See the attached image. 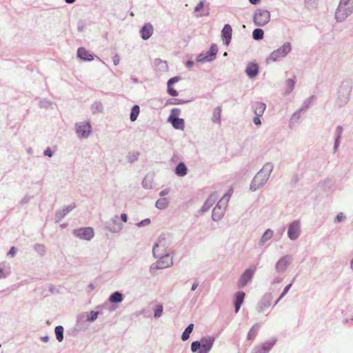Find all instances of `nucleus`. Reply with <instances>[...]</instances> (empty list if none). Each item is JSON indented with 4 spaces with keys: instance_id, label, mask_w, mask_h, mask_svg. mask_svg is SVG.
<instances>
[{
    "instance_id": "nucleus-1",
    "label": "nucleus",
    "mask_w": 353,
    "mask_h": 353,
    "mask_svg": "<svg viewBox=\"0 0 353 353\" xmlns=\"http://www.w3.org/2000/svg\"><path fill=\"white\" fill-rule=\"evenodd\" d=\"M272 163H266L263 168L256 174L250 185V190L255 192L261 188L267 183L269 177L274 170Z\"/></svg>"
},
{
    "instance_id": "nucleus-2",
    "label": "nucleus",
    "mask_w": 353,
    "mask_h": 353,
    "mask_svg": "<svg viewBox=\"0 0 353 353\" xmlns=\"http://www.w3.org/2000/svg\"><path fill=\"white\" fill-rule=\"evenodd\" d=\"M352 81L348 79L343 80L336 90L334 106L341 108L345 106L350 99L352 90Z\"/></svg>"
},
{
    "instance_id": "nucleus-3",
    "label": "nucleus",
    "mask_w": 353,
    "mask_h": 353,
    "mask_svg": "<svg viewBox=\"0 0 353 353\" xmlns=\"http://www.w3.org/2000/svg\"><path fill=\"white\" fill-rule=\"evenodd\" d=\"M172 243V236L168 234H163L159 236L157 242L153 245L152 254L154 258L159 255L168 253L170 247Z\"/></svg>"
},
{
    "instance_id": "nucleus-4",
    "label": "nucleus",
    "mask_w": 353,
    "mask_h": 353,
    "mask_svg": "<svg viewBox=\"0 0 353 353\" xmlns=\"http://www.w3.org/2000/svg\"><path fill=\"white\" fill-rule=\"evenodd\" d=\"M352 13L353 0H340L334 17L337 22L341 23Z\"/></svg>"
},
{
    "instance_id": "nucleus-5",
    "label": "nucleus",
    "mask_w": 353,
    "mask_h": 353,
    "mask_svg": "<svg viewBox=\"0 0 353 353\" xmlns=\"http://www.w3.org/2000/svg\"><path fill=\"white\" fill-rule=\"evenodd\" d=\"M231 193L225 194L214 208L212 214V219L214 221H220L224 216Z\"/></svg>"
},
{
    "instance_id": "nucleus-6",
    "label": "nucleus",
    "mask_w": 353,
    "mask_h": 353,
    "mask_svg": "<svg viewBox=\"0 0 353 353\" xmlns=\"http://www.w3.org/2000/svg\"><path fill=\"white\" fill-rule=\"evenodd\" d=\"M174 252L170 253H164L158 256V260L156 263H152L150 268V272H153L156 270L159 269H164L167 268H170L173 265V255Z\"/></svg>"
},
{
    "instance_id": "nucleus-7",
    "label": "nucleus",
    "mask_w": 353,
    "mask_h": 353,
    "mask_svg": "<svg viewBox=\"0 0 353 353\" xmlns=\"http://www.w3.org/2000/svg\"><path fill=\"white\" fill-rule=\"evenodd\" d=\"M292 50V44L290 42L284 43L279 48L274 50L266 58V63L275 62L280 59L285 57Z\"/></svg>"
},
{
    "instance_id": "nucleus-8",
    "label": "nucleus",
    "mask_w": 353,
    "mask_h": 353,
    "mask_svg": "<svg viewBox=\"0 0 353 353\" xmlns=\"http://www.w3.org/2000/svg\"><path fill=\"white\" fill-rule=\"evenodd\" d=\"M254 23L257 26H264L270 20V13L266 10L257 9L253 17Z\"/></svg>"
},
{
    "instance_id": "nucleus-9",
    "label": "nucleus",
    "mask_w": 353,
    "mask_h": 353,
    "mask_svg": "<svg viewBox=\"0 0 353 353\" xmlns=\"http://www.w3.org/2000/svg\"><path fill=\"white\" fill-rule=\"evenodd\" d=\"M91 130L92 126L90 122H79L75 124V131L79 138H88L90 135Z\"/></svg>"
},
{
    "instance_id": "nucleus-10",
    "label": "nucleus",
    "mask_w": 353,
    "mask_h": 353,
    "mask_svg": "<svg viewBox=\"0 0 353 353\" xmlns=\"http://www.w3.org/2000/svg\"><path fill=\"white\" fill-rule=\"evenodd\" d=\"M292 262V256L286 254L281 257L275 264V271L279 274L284 273Z\"/></svg>"
},
{
    "instance_id": "nucleus-11",
    "label": "nucleus",
    "mask_w": 353,
    "mask_h": 353,
    "mask_svg": "<svg viewBox=\"0 0 353 353\" xmlns=\"http://www.w3.org/2000/svg\"><path fill=\"white\" fill-rule=\"evenodd\" d=\"M217 52V46L212 44L207 52H202L197 57V61L201 63L212 61L215 59Z\"/></svg>"
},
{
    "instance_id": "nucleus-12",
    "label": "nucleus",
    "mask_w": 353,
    "mask_h": 353,
    "mask_svg": "<svg viewBox=\"0 0 353 353\" xmlns=\"http://www.w3.org/2000/svg\"><path fill=\"white\" fill-rule=\"evenodd\" d=\"M301 235V221H293L290 223L288 229V236L292 241L296 240Z\"/></svg>"
},
{
    "instance_id": "nucleus-13",
    "label": "nucleus",
    "mask_w": 353,
    "mask_h": 353,
    "mask_svg": "<svg viewBox=\"0 0 353 353\" xmlns=\"http://www.w3.org/2000/svg\"><path fill=\"white\" fill-rule=\"evenodd\" d=\"M256 271V267H252L246 269L242 274L240 276V278L238 281V287L239 288H244L252 279L254 274Z\"/></svg>"
},
{
    "instance_id": "nucleus-14",
    "label": "nucleus",
    "mask_w": 353,
    "mask_h": 353,
    "mask_svg": "<svg viewBox=\"0 0 353 353\" xmlns=\"http://www.w3.org/2000/svg\"><path fill=\"white\" fill-rule=\"evenodd\" d=\"M73 234L82 240L90 241L94 236V230L92 228H81L73 230Z\"/></svg>"
},
{
    "instance_id": "nucleus-15",
    "label": "nucleus",
    "mask_w": 353,
    "mask_h": 353,
    "mask_svg": "<svg viewBox=\"0 0 353 353\" xmlns=\"http://www.w3.org/2000/svg\"><path fill=\"white\" fill-rule=\"evenodd\" d=\"M105 225V228L112 233H119L123 228L117 215H114L110 221H106Z\"/></svg>"
},
{
    "instance_id": "nucleus-16",
    "label": "nucleus",
    "mask_w": 353,
    "mask_h": 353,
    "mask_svg": "<svg viewBox=\"0 0 353 353\" xmlns=\"http://www.w3.org/2000/svg\"><path fill=\"white\" fill-rule=\"evenodd\" d=\"M214 340L213 336L202 337L200 341L201 349L198 351V353H208L212 347Z\"/></svg>"
},
{
    "instance_id": "nucleus-17",
    "label": "nucleus",
    "mask_w": 353,
    "mask_h": 353,
    "mask_svg": "<svg viewBox=\"0 0 353 353\" xmlns=\"http://www.w3.org/2000/svg\"><path fill=\"white\" fill-rule=\"evenodd\" d=\"M209 10V5L205 6V0L200 1L194 9L195 16L197 18L208 16L210 14Z\"/></svg>"
},
{
    "instance_id": "nucleus-18",
    "label": "nucleus",
    "mask_w": 353,
    "mask_h": 353,
    "mask_svg": "<svg viewBox=\"0 0 353 353\" xmlns=\"http://www.w3.org/2000/svg\"><path fill=\"white\" fill-rule=\"evenodd\" d=\"M273 296L271 293H266L263 295L257 305V311L261 313L271 305Z\"/></svg>"
},
{
    "instance_id": "nucleus-19",
    "label": "nucleus",
    "mask_w": 353,
    "mask_h": 353,
    "mask_svg": "<svg viewBox=\"0 0 353 353\" xmlns=\"http://www.w3.org/2000/svg\"><path fill=\"white\" fill-rule=\"evenodd\" d=\"M174 112H179V110L176 108L172 109V112L174 113ZM168 121L172 123V126L175 129L183 130L185 127L184 120L183 119L179 118L173 114H170L168 117Z\"/></svg>"
},
{
    "instance_id": "nucleus-20",
    "label": "nucleus",
    "mask_w": 353,
    "mask_h": 353,
    "mask_svg": "<svg viewBox=\"0 0 353 353\" xmlns=\"http://www.w3.org/2000/svg\"><path fill=\"white\" fill-rule=\"evenodd\" d=\"M76 208V205L74 203H72L67 206H65L61 210H57L54 214V221L56 223H58L61 221V219L66 216L69 212H70L73 209Z\"/></svg>"
},
{
    "instance_id": "nucleus-21",
    "label": "nucleus",
    "mask_w": 353,
    "mask_h": 353,
    "mask_svg": "<svg viewBox=\"0 0 353 353\" xmlns=\"http://www.w3.org/2000/svg\"><path fill=\"white\" fill-rule=\"evenodd\" d=\"M218 196L216 193L211 194L210 196L206 199L203 206L201 207L200 212L205 213L209 210V209L213 205L216 201Z\"/></svg>"
},
{
    "instance_id": "nucleus-22",
    "label": "nucleus",
    "mask_w": 353,
    "mask_h": 353,
    "mask_svg": "<svg viewBox=\"0 0 353 353\" xmlns=\"http://www.w3.org/2000/svg\"><path fill=\"white\" fill-rule=\"evenodd\" d=\"M276 343V339L271 341H267L262 345V347H256L252 353H268Z\"/></svg>"
},
{
    "instance_id": "nucleus-23",
    "label": "nucleus",
    "mask_w": 353,
    "mask_h": 353,
    "mask_svg": "<svg viewBox=\"0 0 353 353\" xmlns=\"http://www.w3.org/2000/svg\"><path fill=\"white\" fill-rule=\"evenodd\" d=\"M232 29L230 25L225 24L221 31V36L225 43L228 46L232 39Z\"/></svg>"
},
{
    "instance_id": "nucleus-24",
    "label": "nucleus",
    "mask_w": 353,
    "mask_h": 353,
    "mask_svg": "<svg viewBox=\"0 0 353 353\" xmlns=\"http://www.w3.org/2000/svg\"><path fill=\"white\" fill-rule=\"evenodd\" d=\"M141 38L143 40L148 39L153 33V27L150 23L145 24L140 30Z\"/></svg>"
},
{
    "instance_id": "nucleus-25",
    "label": "nucleus",
    "mask_w": 353,
    "mask_h": 353,
    "mask_svg": "<svg viewBox=\"0 0 353 353\" xmlns=\"http://www.w3.org/2000/svg\"><path fill=\"white\" fill-rule=\"evenodd\" d=\"M252 108L255 115L261 117L265 110L266 105L264 103L256 101L252 104Z\"/></svg>"
},
{
    "instance_id": "nucleus-26",
    "label": "nucleus",
    "mask_w": 353,
    "mask_h": 353,
    "mask_svg": "<svg viewBox=\"0 0 353 353\" xmlns=\"http://www.w3.org/2000/svg\"><path fill=\"white\" fill-rule=\"evenodd\" d=\"M77 57L84 61H90L94 59L93 54L85 50L84 48H79L77 50Z\"/></svg>"
},
{
    "instance_id": "nucleus-27",
    "label": "nucleus",
    "mask_w": 353,
    "mask_h": 353,
    "mask_svg": "<svg viewBox=\"0 0 353 353\" xmlns=\"http://www.w3.org/2000/svg\"><path fill=\"white\" fill-rule=\"evenodd\" d=\"M314 99V96H311L309 98H307V99H305L302 105V107L299 110V111L295 112L293 114V115L291 117V120H293L294 119H299V112L302 110H306L311 105L312 103H313V101Z\"/></svg>"
},
{
    "instance_id": "nucleus-28",
    "label": "nucleus",
    "mask_w": 353,
    "mask_h": 353,
    "mask_svg": "<svg viewBox=\"0 0 353 353\" xmlns=\"http://www.w3.org/2000/svg\"><path fill=\"white\" fill-rule=\"evenodd\" d=\"M245 72L250 78L256 77L259 73L258 65L256 63H250L246 67Z\"/></svg>"
},
{
    "instance_id": "nucleus-29",
    "label": "nucleus",
    "mask_w": 353,
    "mask_h": 353,
    "mask_svg": "<svg viewBox=\"0 0 353 353\" xmlns=\"http://www.w3.org/2000/svg\"><path fill=\"white\" fill-rule=\"evenodd\" d=\"M245 294L243 292H238L235 294L234 308L237 313L243 302Z\"/></svg>"
},
{
    "instance_id": "nucleus-30",
    "label": "nucleus",
    "mask_w": 353,
    "mask_h": 353,
    "mask_svg": "<svg viewBox=\"0 0 353 353\" xmlns=\"http://www.w3.org/2000/svg\"><path fill=\"white\" fill-rule=\"evenodd\" d=\"M273 235L274 231L272 229H267L259 239V245L260 246L264 245L269 240L272 238Z\"/></svg>"
},
{
    "instance_id": "nucleus-31",
    "label": "nucleus",
    "mask_w": 353,
    "mask_h": 353,
    "mask_svg": "<svg viewBox=\"0 0 353 353\" xmlns=\"http://www.w3.org/2000/svg\"><path fill=\"white\" fill-rule=\"evenodd\" d=\"M222 108L221 106L216 107L212 112V121L214 123L221 125V114Z\"/></svg>"
},
{
    "instance_id": "nucleus-32",
    "label": "nucleus",
    "mask_w": 353,
    "mask_h": 353,
    "mask_svg": "<svg viewBox=\"0 0 353 353\" xmlns=\"http://www.w3.org/2000/svg\"><path fill=\"white\" fill-rule=\"evenodd\" d=\"M112 303H119L123 301V295L119 291L113 292L108 299Z\"/></svg>"
},
{
    "instance_id": "nucleus-33",
    "label": "nucleus",
    "mask_w": 353,
    "mask_h": 353,
    "mask_svg": "<svg viewBox=\"0 0 353 353\" xmlns=\"http://www.w3.org/2000/svg\"><path fill=\"white\" fill-rule=\"evenodd\" d=\"M187 167L183 162H180L175 168V174L179 176H184L187 174Z\"/></svg>"
},
{
    "instance_id": "nucleus-34",
    "label": "nucleus",
    "mask_w": 353,
    "mask_h": 353,
    "mask_svg": "<svg viewBox=\"0 0 353 353\" xmlns=\"http://www.w3.org/2000/svg\"><path fill=\"white\" fill-rule=\"evenodd\" d=\"M10 265L6 263H0V279H5L9 274Z\"/></svg>"
},
{
    "instance_id": "nucleus-35",
    "label": "nucleus",
    "mask_w": 353,
    "mask_h": 353,
    "mask_svg": "<svg viewBox=\"0 0 353 353\" xmlns=\"http://www.w3.org/2000/svg\"><path fill=\"white\" fill-rule=\"evenodd\" d=\"M169 205V201L166 198L159 199L155 203L157 208L159 210L165 209Z\"/></svg>"
},
{
    "instance_id": "nucleus-36",
    "label": "nucleus",
    "mask_w": 353,
    "mask_h": 353,
    "mask_svg": "<svg viewBox=\"0 0 353 353\" xmlns=\"http://www.w3.org/2000/svg\"><path fill=\"white\" fill-rule=\"evenodd\" d=\"M152 177L151 176L146 175L142 181V186L146 190H150L152 188Z\"/></svg>"
},
{
    "instance_id": "nucleus-37",
    "label": "nucleus",
    "mask_w": 353,
    "mask_h": 353,
    "mask_svg": "<svg viewBox=\"0 0 353 353\" xmlns=\"http://www.w3.org/2000/svg\"><path fill=\"white\" fill-rule=\"evenodd\" d=\"M193 328H194L193 323H190L188 325V327L185 329V330L183 331V332L181 335L182 341H185L189 339L190 334L192 332Z\"/></svg>"
},
{
    "instance_id": "nucleus-38",
    "label": "nucleus",
    "mask_w": 353,
    "mask_h": 353,
    "mask_svg": "<svg viewBox=\"0 0 353 353\" xmlns=\"http://www.w3.org/2000/svg\"><path fill=\"white\" fill-rule=\"evenodd\" d=\"M139 112H140L139 106L138 105H134L131 109V112H130V119L131 121H134L137 120V119L139 114Z\"/></svg>"
},
{
    "instance_id": "nucleus-39",
    "label": "nucleus",
    "mask_w": 353,
    "mask_h": 353,
    "mask_svg": "<svg viewBox=\"0 0 353 353\" xmlns=\"http://www.w3.org/2000/svg\"><path fill=\"white\" fill-rule=\"evenodd\" d=\"M295 85V81L293 79H288L285 81V94L288 95L290 93H291L294 89Z\"/></svg>"
},
{
    "instance_id": "nucleus-40",
    "label": "nucleus",
    "mask_w": 353,
    "mask_h": 353,
    "mask_svg": "<svg viewBox=\"0 0 353 353\" xmlns=\"http://www.w3.org/2000/svg\"><path fill=\"white\" fill-rule=\"evenodd\" d=\"M139 155L140 153L137 151L130 152L126 156V159L129 163H132L138 160Z\"/></svg>"
},
{
    "instance_id": "nucleus-41",
    "label": "nucleus",
    "mask_w": 353,
    "mask_h": 353,
    "mask_svg": "<svg viewBox=\"0 0 353 353\" xmlns=\"http://www.w3.org/2000/svg\"><path fill=\"white\" fill-rule=\"evenodd\" d=\"M91 110L93 114L100 113L103 112V107L101 102L95 101L92 104Z\"/></svg>"
},
{
    "instance_id": "nucleus-42",
    "label": "nucleus",
    "mask_w": 353,
    "mask_h": 353,
    "mask_svg": "<svg viewBox=\"0 0 353 353\" xmlns=\"http://www.w3.org/2000/svg\"><path fill=\"white\" fill-rule=\"evenodd\" d=\"M259 327L260 325L259 323H256L252 327V328L250 329L248 334V340H252L255 337L258 330H259Z\"/></svg>"
},
{
    "instance_id": "nucleus-43",
    "label": "nucleus",
    "mask_w": 353,
    "mask_h": 353,
    "mask_svg": "<svg viewBox=\"0 0 353 353\" xmlns=\"http://www.w3.org/2000/svg\"><path fill=\"white\" fill-rule=\"evenodd\" d=\"M56 338L59 342L63 340V327L61 325H58L54 329Z\"/></svg>"
},
{
    "instance_id": "nucleus-44",
    "label": "nucleus",
    "mask_w": 353,
    "mask_h": 353,
    "mask_svg": "<svg viewBox=\"0 0 353 353\" xmlns=\"http://www.w3.org/2000/svg\"><path fill=\"white\" fill-rule=\"evenodd\" d=\"M264 32L261 28H256L252 32V37L254 40H261L263 38Z\"/></svg>"
},
{
    "instance_id": "nucleus-45",
    "label": "nucleus",
    "mask_w": 353,
    "mask_h": 353,
    "mask_svg": "<svg viewBox=\"0 0 353 353\" xmlns=\"http://www.w3.org/2000/svg\"><path fill=\"white\" fill-rule=\"evenodd\" d=\"M34 250L39 254H40L41 256H43L44 255L45 252H46V248H45V246L42 244H36L34 245Z\"/></svg>"
},
{
    "instance_id": "nucleus-46",
    "label": "nucleus",
    "mask_w": 353,
    "mask_h": 353,
    "mask_svg": "<svg viewBox=\"0 0 353 353\" xmlns=\"http://www.w3.org/2000/svg\"><path fill=\"white\" fill-rule=\"evenodd\" d=\"M292 285V283H290L288 284V285H286L283 291V292L281 293V294L280 295V296L279 297V299L276 300V301L275 302V305H276L279 301L280 300H281L284 296L288 292V291L290 290V289L291 288Z\"/></svg>"
},
{
    "instance_id": "nucleus-47",
    "label": "nucleus",
    "mask_w": 353,
    "mask_h": 353,
    "mask_svg": "<svg viewBox=\"0 0 353 353\" xmlns=\"http://www.w3.org/2000/svg\"><path fill=\"white\" fill-rule=\"evenodd\" d=\"M201 349V342L199 341H196L192 343L191 344V350L192 352H198V351Z\"/></svg>"
},
{
    "instance_id": "nucleus-48",
    "label": "nucleus",
    "mask_w": 353,
    "mask_h": 353,
    "mask_svg": "<svg viewBox=\"0 0 353 353\" xmlns=\"http://www.w3.org/2000/svg\"><path fill=\"white\" fill-rule=\"evenodd\" d=\"M343 127L341 125H338L336 128V130L334 132L335 139H338L341 140V138L342 134H343Z\"/></svg>"
},
{
    "instance_id": "nucleus-49",
    "label": "nucleus",
    "mask_w": 353,
    "mask_h": 353,
    "mask_svg": "<svg viewBox=\"0 0 353 353\" xmlns=\"http://www.w3.org/2000/svg\"><path fill=\"white\" fill-rule=\"evenodd\" d=\"M98 315L99 312L91 311L90 315L88 316L87 321L90 322H93L97 319Z\"/></svg>"
},
{
    "instance_id": "nucleus-50",
    "label": "nucleus",
    "mask_w": 353,
    "mask_h": 353,
    "mask_svg": "<svg viewBox=\"0 0 353 353\" xmlns=\"http://www.w3.org/2000/svg\"><path fill=\"white\" fill-rule=\"evenodd\" d=\"M163 312V306L161 305H157L155 311H154V317L159 318L162 315Z\"/></svg>"
},
{
    "instance_id": "nucleus-51",
    "label": "nucleus",
    "mask_w": 353,
    "mask_h": 353,
    "mask_svg": "<svg viewBox=\"0 0 353 353\" xmlns=\"http://www.w3.org/2000/svg\"><path fill=\"white\" fill-rule=\"evenodd\" d=\"M346 219L345 216L343 214V213L340 212L336 216L334 219L335 223H340Z\"/></svg>"
},
{
    "instance_id": "nucleus-52",
    "label": "nucleus",
    "mask_w": 353,
    "mask_h": 353,
    "mask_svg": "<svg viewBox=\"0 0 353 353\" xmlns=\"http://www.w3.org/2000/svg\"><path fill=\"white\" fill-rule=\"evenodd\" d=\"M52 105V103L46 99H42L40 101V106L42 108H48Z\"/></svg>"
},
{
    "instance_id": "nucleus-53",
    "label": "nucleus",
    "mask_w": 353,
    "mask_h": 353,
    "mask_svg": "<svg viewBox=\"0 0 353 353\" xmlns=\"http://www.w3.org/2000/svg\"><path fill=\"white\" fill-rule=\"evenodd\" d=\"M168 93L172 97L178 96V92L172 88V85L168 86Z\"/></svg>"
},
{
    "instance_id": "nucleus-54",
    "label": "nucleus",
    "mask_w": 353,
    "mask_h": 353,
    "mask_svg": "<svg viewBox=\"0 0 353 353\" xmlns=\"http://www.w3.org/2000/svg\"><path fill=\"white\" fill-rule=\"evenodd\" d=\"M150 223V219H145L142 220L141 221L137 223V225L138 227H143L148 225Z\"/></svg>"
},
{
    "instance_id": "nucleus-55",
    "label": "nucleus",
    "mask_w": 353,
    "mask_h": 353,
    "mask_svg": "<svg viewBox=\"0 0 353 353\" xmlns=\"http://www.w3.org/2000/svg\"><path fill=\"white\" fill-rule=\"evenodd\" d=\"M341 140L338 139H335L334 147H333V153L335 154L339 148Z\"/></svg>"
},
{
    "instance_id": "nucleus-56",
    "label": "nucleus",
    "mask_w": 353,
    "mask_h": 353,
    "mask_svg": "<svg viewBox=\"0 0 353 353\" xmlns=\"http://www.w3.org/2000/svg\"><path fill=\"white\" fill-rule=\"evenodd\" d=\"M180 78L178 77H174L171 79H170L167 83V85H172L174 83L178 82L179 81Z\"/></svg>"
},
{
    "instance_id": "nucleus-57",
    "label": "nucleus",
    "mask_w": 353,
    "mask_h": 353,
    "mask_svg": "<svg viewBox=\"0 0 353 353\" xmlns=\"http://www.w3.org/2000/svg\"><path fill=\"white\" fill-rule=\"evenodd\" d=\"M43 154L45 156H48L49 157H51L53 155L52 151L49 148H48L46 150H44Z\"/></svg>"
},
{
    "instance_id": "nucleus-58",
    "label": "nucleus",
    "mask_w": 353,
    "mask_h": 353,
    "mask_svg": "<svg viewBox=\"0 0 353 353\" xmlns=\"http://www.w3.org/2000/svg\"><path fill=\"white\" fill-rule=\"evenodd\" d=\"M253 123L256 125H259L261 124V119H260V117H258V116H255L253 119Z\"/></svg>"
},
{
    "instance_id": "nucleus-59",
    "label": "nucleus",
    "mask_w": 353,
    "mask_h": 353,
    "mask_svg": "<svg viewBox=\"0 0 353 353\" xmlns=\"http://www.w3.org/2000/svg\"><path fill=\"white\" fill-rule=\"evenodd\" d=\"M16 254V248L14 247H12L10 250V251L8 253V256H10L12 257L14 256Z\"/></svg>"
},
{
    "instance_id": "nucleus-60",
    "label": "nucleus",
    "mask_w": 353,
    "mask_h": 353,
    "mask_svg": "<svg viewBox=\"0 0 353 353\" xmlns=\"http://www.w3.org/2000/svg\"><path fill=\"white\" fill-rule=\"evenodd\" d=\"M281 282V279L279 276H276L272 281V285H274Z\"/></svg>"
},
{
    "instance_id": "nucleus-61",
    "label": "nucleus",
    "mask_w": 353,
    "mask_h": 353,
    "mask_svg": "<svg viewBox=\"0 0 353 353\" xmlns=\"http://www.w3.org/2000/svg\"><path fill=\"white\" fill-rule=\"evenodd\" d=\"M169 192H170V189L166 188V189L161 190L159 193V195L161 196H164L167 195Z\"/></svg>"
},
{
    "instance_id": "nucleus-62",
    "label": "nucleus",
    "mask_w": 353,
    "mask_h": 353,
    "mask_svg": "<svg viewBox=\"0 0 353 353\" xmlns=\"http://www.w3.org/2000/svg\"><path fill=\"white\" fill-rule=\"evenodd\" d=\"M113 63L114 65H117L119 63V57L118 55H115L112 58Z\"/></svg>"
},
{
    "instance_id": "nucleus-63",
    "label": "nucleus",
    "mask_w": 353,
    "mask_h": 353,
    "mask_svg": "<svg viewBox=\"0 0 353 353\" xmlns=\"http://www.w3.org/2000/svg\"><path fill=\"white\" fill-rule=\"evenodd\" d=\"M121 220L123 222H124V223L127 222V221H128V216H127V214H125V213H122V214H121Z\"/></svg>"
},
{
    "instance_id": "nucleus-64",
    "label": "nucleus",
    "mask_w": 353,
    "mask_h": 353,
    "mask_svg": "<svg viewBox=\"0 0 353 353\" xmlns=\"http://www.w3.org/2000/svg\"><path fill=\"white\" fill-rule=\"evenodd\" d=\"M155 64L156 65L162 64V65L166 66V62L165 61H163L161 59H156L155 60Z\"/></svg>"
}]
</instances>
